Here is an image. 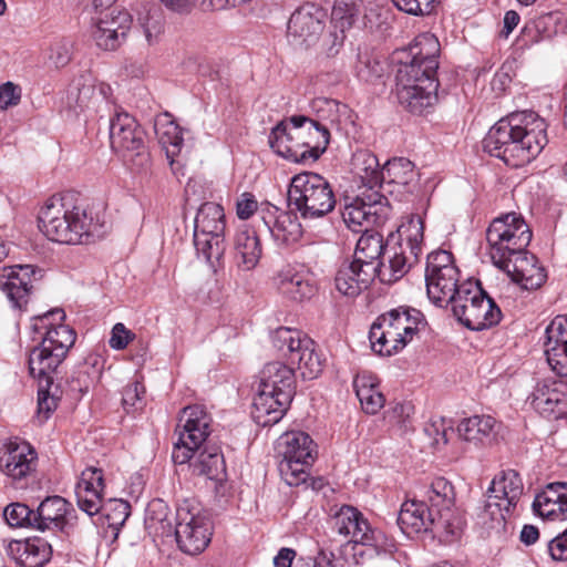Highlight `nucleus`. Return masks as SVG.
<instances>
[{
  "label": "nucleus",
  "mask_w": 567,
  "mask_h": 567,
  "mask_svg": "<svg viewBox=\"0 0 567 567\" xmlns=\"http://www.w3.org/2000/svg\"><path fill=\"white\" fill-rule=\"evenodd\" d=\"M547 124L534 111L515 112L496 122L483 140V148L507 166L522 167L547 145Z\"/></svg>",
  "instance_id": "f257e3e1"
},
{
  "label": "nucleus",
  "mask_w": 567,
  "mask_h": 567,
  "mask_svg": "<svg viewBox=\"0 0 567 567\" xmlns=\"http://www.w3.org/2000/svg\"><path fill=\"white\" fill-rule=\"evenodd\" d=\"M38 223L48 239L66 245L83 244L103 227L100 215H93L85 200L74 192L48 198L39 212Z\"/></svg>",
  "instance_id": "f03ea898"
},
{
  "label": "nucleus",
  "mask_w": 567,
  "mask_h": 567,
  "mask_svg": "<svg viewBox=\"0 0 567 567\" xmlns=\"http://www.w3.org/2000/svg\"><path fill=\"white\" fill-rule=\"evenodd\" d=\"M212 419L204 406L195 404L184 408L177 425L178 440L174 444L172 458L176 464L189 462L196 475L221 481L226 473L224 456L218 446L206 445L193 460L210 433Z\"/></svg>",
  "instance_id": "7ed1b4c3"
},
{
  "label": "nucleus",
  "mask_w": 567,
  "mask_h": 567,
  "mask_svg": "<svg viewBox=\"0 0 567 567\" xmlns=\"http://www.w3.org/2000/svg\"><path fill=\"white\" fill-rule=\"evenodd\" d=\"M64 319L62 309H53L33 318V330L43 337L41 343L29 354V370L33 378L48 386L53 384V373L76 338L75 332L62 323Z\"/></svg>",
  "instance_id": "20e7f679"
},
{
  "label": "nucleus",
  "mask_w": 567,
  "mask_h": 567,
  "mask_svg": "<svg viewBox=\"0 0 567 567\" xmlns=\"http://www.w3.org/2000/svg\"><path fill=\"white\" fill-rule=\"evenodd\" d=\"M295 394V372L282 362H269L260 372L251 415L260 426H271L286 413Z\"/></svg>",
  "instance_id": "39448f33"
},
{
  "label": "nucleus",
  "mask_w": 567,
  "mask_h": 567,
  "mask_svg": "<svg viewBox=\"0 0 567 567\" xmlns=\"http://www.w3.org/2000/svg\"><path fill=\"white\" fill-rule=\"evenodd\" d=\"M423 315L410 307H398L382 313L372 323L369 340L380 355H392L403 350L419 331Z\"/></svg>",
  "instance_id": "423d86ee"
},
{
  "label": "nucleus",
  "mask_w": 567,
  "mask_h": 567,
  "mask_svg": "<svg viewBox=\"0 0 567 567\" xmlns=\"http://www.w3.org/2000/svg\"><path fill=\"white\" fill-rule=\"evenodd\" d=\"M360 182L359 193L347 203L342 212L346 225L353 231H369L389 205L386 194L392 195L395 179H354Z\"/></svg>",
  "instance_id": "0eeeda50"
},
{
  "label": "nucleus",
  "mask_w": 567,
  "mask_h": 567,
  "mask_svg": "<svg viewBox=\"0 0 567 567\" xmlns=\"http://www.w3.org/2000/svg\"><path fill=\"white\" fill-rule=\"evenodd\" d=\"M440 42L429 32L419 34L410 45L405 60H400L395 72V86H413V84H427L439 82Z\"/></svg>",
  "instance_id": "6e6552de"
},
{
  "label": "nucleus",
  "mask_w": 567,
  "mask_h": 567,
  "mask_svg": "<svg viewBox=\"0 0 567 567\" xmlns=\"http://www.w3.org/2000/svg\"><path fill=\"white\" fill-rule=\"evenodd\" d=\"M454 317L467 329L481 331L497 324L499 307L486 295L478 282L465 281L451 305Z\"/></svg>",
  "instance_id": "1a4fd4ad"
},
{
  "label": "nucleus",
  "mask_w": 567,
  "mask_h": 567,
  "mask_svg": "<svg viewBox=\"0 0 567 567\" xmlns=\"http://www.w3.org/2000/svg\"><path fill=\"white\" fill-rule=\"evenodd\" d=\"M110 142L132 173L143 174L150 163L145 133L137 121L126 112H116L110 120Z\"/></svg>",
  "instance_id": "9d476101"
},
{
  "label": "nucleus",
  "mask_w": 567,
  "mask_h": 567,
  "mask_svg": "<svg viewBox=\"0 0 567 567\" xmlns=\"http://www.w3.org/2000/svg\"><path fill=\"white\" fill-rule=\"evenodd\" d=\"M277 451L281 456L279 473L286 484L299 486L306 483L316 456V444L311 436L303 431L286 432L277 441Z\"/></svg>",
  "instance_id": "9b49d317"
},
{
  "label": "nucleus",
  "mask_w": 567,
  "mask_h": 567,
  "mask_svg": "<svg viewBox=\"0 0 567 567\" xmlns=\"http://www.w3.org/2000/svg\"><path fill=\"white\" fill-rule=\"evenodd\" d=\"M489 256L495 266L523 254L532 240V230L524 218L507 213L493 219L486 231Z\"/></svg>",
  "instance_id": "f8f14e48"
},
{
  "label": "nucleus",
  "mask_w": 567,
  "mask_h": 567,
  "mask_svg": "<svg viewBox=\"0 0 567 567\" xmlns=\"http://www.w3.org/2000/svg\"><path fill=\"white\" fill-rule=\"evenodd\" d=\"M272 344L292 364H297L300 375L305 380L318 378L326 362V358L318 344L303 332L287 327L278 328L272 334Z\"/></svg>",
  "instance_id": "ddd939ff"
},
{
  "label": "nucleus",
  "mask_w": 567,
  "mask_h": 567,
  "mask_svg": "<svg viewBox=\"0 0 567 567\" xmlns=\"http://www.w3.org/2000/svg\"><path fill=\"white\" fill-rule=\"evenodd\" d=\"M423 221L420 217H412L399 228L400 243L392 248L389 264L381 261L377 278L381 282L392 284L408 274L410 268L417 262L422 251Z\"/></svg>",
  "instance_id": "4468645a"
},
{
  "label": "nucleus",
  "mask_w": 567,
  "mask_h": 567,
  "mask_svg": "<svg viewBox=\"0 0 567 567\" xmlns=\"http://www.w3.org/2000/svg\"><path fill=\"white\" fill-rule=\"evenodd\" d=\"M225 213L215 203H204L195 217L194 245L210 266L218 264L225 254Z\"/></svg>",
  "instance_id": "2eb2a0df"
},
{
  "label": "nucleus",
  "mask_w": 567,
  "mask_h": 567,
  "mask_svg": "<svg viewBox=\"0 0 567 567\" xmlns=\"http://www.w3.org/2000/svg\"><path fill=\"white\" fill-rule=\"evenodd\" d=\"M212 535L210 518L197 502L185 499L178 504L175 536L181 550L197 555L208 546Z\"/></svg>",
  "instance_id": "dca6fc26"
},
{
  "label": "nucleus",
  "mask_w": 567,
  "mask_h": 567,
  "mask_svg": "<svg viewBox=\"0 0 567 567\" xmlns=\"http://www.w3.org/2000/svg\"><path fill=\"white\" fill-rule=\"evenodd\" d=\"M524 491L520 475L514 470L502 471L495 475L487 488V498L481 513L484 524L491 520L492 527L505 524L519 502Z\"/></svg>",
  "instance_id": "f3484780"
},
{
  "label": "nucleus",
  "mask_w": 567,
  "mask_h": 567,
  "mask_svg": "<svg viewBox=\"0 0 567 567\" xmlns=\"http://www.w3.org/2000/svg\"><path fill=\"white\" fill-rule=\"evenodd\" d=\"M427 507L437 517L436 529L445 536V543L460 536L463 519L455 507L456 493L453 484L444 477L434 478L420 494Z\"/></svg>",
  "instance_id": "a211bd4d"
},
{
  "label": "nucleus",
  "mask_w": 567,
  "mask_h": 567,
  "mask_svg": "<svg viewBox=\"0 0 567 567\" xmlns=\"http://www.w3.org/2000/svg\"><path fill=\"white\" fill-rule=\"evenodd\" d=\"M460 271L454 265L453 255L446 250L427 256L425 284L429 299L439 307L452 305L460 291Z\"/></svg>",
  "instance_id": "6ab92c4d"
},
{
  "label": "nucleus",
  "mask_w": 567,
  "mask_h": 567,
  "mask_svg": "<svg viewBox=\"0 0 567 567\" xmlns=\"http://www.w3.org/2000/svg\"><path fill=\"white\" fill-rule=\"evenodd\" d=\"M287 195L289 205H293L305 219L323 217L336 205L327 179H290Z\"/></svg>",
  "instance_id": "aec40b11"
},
{
  "label": "nucleus",
  "mask_w": 567,
  "mask_h": 567,
  "mask_svg": "<svg viewBox=\"0 0 567 567\" xmlns=\"http://www.w3.org/2000/svg\"><path fill=\"white\" fill-rule=\"evenodd\" d=\"M37 467L38 453L27 441L14 437L0 447V473L13 487L25 488L34 480Z\"/></svg>",
  "instance_id": "412c9836"
},
{
  "label": "nucleus",
  "mask_w": 567,
  "mask_h": 567,
  "mask_svg": "<svg viewBox=\"0 0 567 567\" xmlns=\"http://www.w3.org/2000/svg\"><path fill=\"white\" fill-rule=\"evenodd\" d=\"M332 528L348 542L371 547L375 553L388 549L386 536L372 528L363 514L351 505H343L333 514Z\"/></svg>",
  "instance_id": "4be33fe9"
},
{
  "label": "nucleus",
  "mask_w": 567,
  "mask_h": 567,
  "mask_svg": "<svg viewBox=\"0 0 567 567\" xmlns=\"http://www.w3.org/2000/svg\"><path fill=\"white\" fill-rule=\"evenodd\" d=\"M289 122L298 137H301L300 150L284 148V153L292 156L295 163L317 161L327 150L330 143V130L328 124H320L319 120H310V116L298 114L289 117Z\"/></svg>",
  "instance_id": "5701e85b"
},
{
  "label": "nucleus",
  "mask_w": 567,
  "mask_h": 567,
  "mask_svg": "<svg viewBox=\"0 0 567 567\" xmlns=\"http://www.w3.org/2000/svg\"><path fill=\"white\" fill-rule=\"evenodd\" d=\"M41 270L32 265H17L0 269V290L7 296L12 308L27 310L38 289Z\"/></svg>",
  "instance_id": "b1692460"
},
{
  "label": "nucleus",
  "mask_w": 567,
  "mask_h": 567,
  "mask_svg": "<svg viewBox=\"0 0 567 567\" xmlns=\"http://www.w3.org/2000/svg\"><path fill=\"white\" fill-rule=\"evenodd\" d=\"M327 12L315 3H305L293 11L287 25V37L297 47L315 44L323 32Z\"/></svg>",
  "instance_id": "393cba45"
},
{
  "label": "nucleus",
  "mask_w": 567,
  "mask_h": 567,
  "mask_svg": "<svg viewBox=\"0 0 567 567\" xmlns=\"http://www.w3.org/2000/svg\"><path fill=\"white\" fill-rule=\"evenodd\" d=\"M331 24L333 31L332 45H341L347 30L355 27L372 28L370 13L364 8L363 0H334L331 11Z\"/></svg>",
  "instance_id": "a878e982"
},
{
  "label": "nucleus",
  "mask_w": 567,
  "mask_h": 567,
  "mask_svg": "<svg viewBox=\"0 0 567 567\" xmlns=\"http://www.w3.org/2000/svg\"><path fill=\"white\" fill-rule=\"evenodd\" d=\"M132 16L126 10L111 11L95 18L92 32L96 45L104 50L117 49L132 25Z\"/></svg>",
  "instance_id": "bb28decb"
},
{
  "label": "nucleus",
  "mask_w": 567,
  "mask_h": 567,
  "mask_svg": "<svg viewBox=\"0 0 567 567\" xmlns=\"http://www.w3.org/2000/svg\"><path fill=\"white\" fill-rule=\"evenodd\" d=\"M437 517L427 507L423 499L405 501L398 515V525L403 534L409 537L420 533H431L445 543V536L436 529Z\"/></svg>",
  "instance_id": "cd10ccee"
},
{
  "label": "nucleus",
  "mask_w": 567,
  "mask_h": 567,
  "mask_svg": "<svg viewBox=\"0 0 567 567\" xmlns=\"http://www.w3.org/2000/svg\"><path fill=\"white\" fill-rule=\"evenodd\" d=\"M545 333L544 353L547 363L567 383V315L555 317Z\"/></svg>",
  "instance_id": "c85d7f7f"
},
{
  "label": "nucleus",
  "mask_w": 567,
  "mask_h": 567,
  "mask_svg": "<svg viewBox=\"0 0 567 567\" xmlns=\"http://www.w3.org/2000/svg\"><path fill=\"white\" fill-rule=\"evenodd\" d=\"M530 404L543 416L563 417L567 414V395L564 382L554 379L539 381L530 394Z\"/></svg>",
  "instance_id": "c756f323"
},
{
  "label": "nucleus",
  "mask_w": 567,
  "mask_h": 567,
  "mask_svg": "<svg viewBox=\"0 0 567 567\" xmlns=\"http://www.w3.org/2000/svg\"><path fill=\"white\" fill-rule=\"evenodd\" d=\"M497 267L506 271L511 279L525 290L538 289L547 278L545 268L526 249Z\"/></svg>",
  "instance_id": "7c9ffc66"
},
{
  "label": "nucleus",
  "mask_w": 567,
  "mask_h": 567,
  "mask_svg": "<svg viewBox=\"0 0 567 567\" xmlns=\"http://www.w3.org/2000/svg\"><path fill=\"white\" fill-rule=\"evenodd\" d=\"M261 219L274 239L282 245L296 244L302 237V227L293 212H285L267 204L261 208Z\"/></svg>",
  "instance_id": "2f4dec72"
},
{
  "label": "nucleus",
  "mask_w": 567,
  "mask_h": 567,
  "mask_svg": "<svg viewBox=\"0 0 567 567\" xmlns=\"http://www.w3.org/2000/svg\"><path fill=\"white\" fill-rule=\"evenodd\" d=\"M154 131L158 143L165 150L173 175L176 177L178 175L184 176V166L175 158L179 154L184 143L182 128L173 120L172 115L166 112L156 116Z\"/></svg>",
  "instance_id": "473e14b6"
},
{
  "label": "nucleus",
  "mask_w": 567,
  "mask_h": 567,
  "mask_svg": "<svg viewBox=\"0 0 567 567\" xmlns=\"http://www.w3.org/2000/svg\"><path fill=\"white\" fill-rule=\"evenodd\" d=\"M104 478L101 468L87 467L81 473L75 494L79 507L93 516L103 507Z\"/></svg>",
  "instance_id": "72a5a7b5"
},
{
  "label": "nucleus",
  "mask_w": 567,
  "mask_h": 567,
  "mask_svg": "<svg viewBox=\"0 0 567 567\" xmlns=\"http://www.w3.org/2000/svg\"><path fill=\"white\" fill-rule=\"evenodd\" d=\"M276 282L281 293L296 301H302L316 293L312 276L302 266H285L278 272Z\"/></svg>",
  "instance_id": "f704fd0d"
},
{
  "label": "nucleus",
  "mask_w": 567,
  "mask_h": 567,
  "mask_svg": "<svg viewBox=\"0 0 567 567\" xmlns=\"http://www.w3.org/2000/svg\"><path fill=\"white\" fill-rule=\"evenodd\" d=\"M439 82L395 86L396 99L408 112L416 115L427 113L439 101Z\"/></svg>",
  "instance_id": "c9c22d12"
},
{
  "label": "nucleus",
  "mask_w": 567,
  "mask_h": 567,
  "mask_svg": "<svg viewBox=\"0 0 567 567\" xmlns=\"http://www.w3.org/2000/svg\"><path fill=\"white\" fill-rule=\"evenodd\" d=\"M375 278L372 267L368 266L364 269L352 260L340 266L334 277V285L340 293L355 297L367 289Z\"/></svg>",
  "instance_id": "e433bc0d"
},
{
  "label": "nucleus",
  "mask_w": 567,
  "mask_h": 567,
  "mask_svg": "<svg viewBox=\"0 0 567 567\" xmlns=\"http://www.w3.org/2000/svg\"><path fill=\"white\" fill-rule=\"evenodd\" d=\"M10 549L21 567H43L52 556L51 545L40 537L16 542Z\"/></svg>",
  "instance_id": "4c0bfd02"
},
{
  "label": "nucleus",
  "mask_w": 567,
  "mask_h": 567,
  "mask_svg": "<svg viewBox=\"0 0 567 567\" xmlns=\"http://www.w3.org/2000/svg\"><path fill=\"white\" fill-rule=\"evenodd\" d=\"M235 259L239 269L252 270L259 262L262 248L255 229L245 227L235 237Z\"/></svg>",
  "instance_id": "58836bf2"
},
{
  "label": "nucleus",
  "mask_w": 567,
  "mask_h": 567,
  "mask_svg": "<svg viewBox=\"0 0 567 567\" xmlns=\"http://www.w3.org/2000/svg\"><path fill=\"white\" fill-rule=\"evenodd\" d=\"M71 504L61 496H50L40 503L35 511V528L39 530L62 529Z\"/></svg>",
  "instance_id": "ea45409f"
},
{
  "label": "nucleus",
  "mask_w": 567,
  "mask_h": 567,
  "mask_svg": "<svg viewBox=\"0 0 567 567\" xmlns=\"http://www.w3.org/2000/svg\"><path fill=\"white\" fill-rule=\"evenodd\" d=\"M384 248L385 246L381 234L364 231L357 241L353 261L364 269H367L368 266L372 267L373 275L378 276Z\"/></svg>",
  "instance_id": "a19ab883"
},
{
  "label": "nucleus",
  "mask_w": 567,
  "mask_h": 567,
  "mask_svg": "<svg viewBox=\"0 0 567 567\" xmlns=\"http://www.w3.org/2000/svg\"><path fill=\"white\" fill-rule=\"evenodd\" d=\"M353 388L367 413L375 414L383 408L385 400L373 375L358 374L353 380Z\"/></svg>",
  "instance_id": "79ce46f5"
},
{
  "label": "nucleus",
  "mask_w": 567,
  "mask_h": 567,
  "mask_svg": "<svg viewBox=\"0 0 567 567\" xmlns=\"http://www.w3.org/2000/svg\"><path fill=\"white\" fill-rule=\"evenodd\" d=\"M95 91V79L90 71L75 76L66 91V106L75 113L89 106Z\"/></svg>",
  "instance_id": "37998d69"
},
{
  "label": "nucleus",
  "mask_w": 567,
  "mask_h": 567,
  "mask_svg": "<svg viewBox=\"0 0 567 567\" xmlns=\"http://www.w3.org/2000/svg\"><path fill=\"white\" fill-rule=\"evenodd\" d=\"M496 420L489 415H473L462 420L457 425L460 439L470 443H483L495 432Z\"/></svg>",
  "instance_id": "c03bdc74"
},
{
  "label": "nucleus",
  "mask_w": 567,
  "mask_h": 567,
  "mask_svg": "<svg viewBox=\"0 0 567 567\" xmlns=\"http://www.w3.org/2000/svg\"><path fill=\"white\" fill-rule=\"evenodd\" d=\"M289 117L287 120H284L279 122L270 132L269 134V145L276 152L278 155L282 156L284 158H287L292 162V156H289L288 153H284L278 145H281L284 148H292V150H300V143L298 140H301V137H298V131H296V135H292L291 132L288 130Z\"/></svg>",
  "instance_id": "a18cd8bd"
},
{
  "label": "nucleus",
  "mask_w": 567,
  "mask_h": 567,
  "mask_svg": "<svg viewBox=\"0 0 567 567\" xmlns=\"http://www.w3.org/2000/svg\"><path fill=\"white\" fill-rule=\"evenodd\" d=\"M560 482L548 484L540 493L535 496L533 502V511L542 518L556 520V503L559 499Z\"/></svg>",
  "instance_id": "49530a36"
},
{
  "label": "nucleus",
  "mask_w": 567,
  "mask_h": 567,
  "mask_svg": "<svg viewBox=\"0 0 567 567\" xmlns=\"http://www.w3.org/2000/svg\"><path fill=\"white\" fill-rule=\"evenodd\" d=\"M424 432L432 440V445L441 450L449 442V433H453V422L443 416H432L425 424Z\"/></svg>",
  "instance_id": "de8ad7c7"
},
{
  "label": "nucleus",
  "mask_w": 567,
  "mask_h": 567,
  "mask_svg": "<svg viewBox=\"0 0 567 567\" xmlns=\"http://www.w3.org/2000/svg\"><path fill=\"white\" fill-rule=\"evenodd\" d=\"M3 515L10 526L35 528V511L30 509L24 504L13 503L8 505Z\"/></svg>",
  "instance_id": "09e8293b"
},
{
  "label": "nucleus",
  "mask_w": 567,
  "mask_h": 567,
  "mask_svg": "<svg viewBox=\"0 0 567 567\" xmlns=\"http://www.w3.org/2000/svg\"><path fill=\"white\" fill-rule=\"evenodd\" d=\"M381 167L378 157L369 152H359L352 158L353 177H380Z\"/></svg>",
  "instance_id": "8fccbe9b"
},
{
  "label": "nucleus",
  "mask_w": 567,
  "mask_h": 567,
  "mask_svg": "<svg viewBox=\"0 0 567 567\" xmlns=\"http://www.w3.org/2000/svg\"><path fill=\"white\" fill-rule=\"evenodd\" d=\"M44 382H39L37 419L40 423L45 422L58 408V398L51 392Z\"/></svg>",
  "instance_id": "3c124183"
},
{
  "label": "nucleus",
  "mask_w": 567,
  "mask_h": 567,
  "mask_svg": "<svg viewBox=\"0 0 567 567\" xmlns=\"http://www.w3.org/2000/svg\"><path fill=\"white\" fill-rule=\"evenodd\" d=\"M413 413L414 408L411 403H396L391 410L386 411L385 420L393 426L406 430Z\"/></svg>",
  "instance_id": "603ef678"
},
{
  "label": "nucleus",
  "mask_w": 567,
  "mask_h": 567,
  "mask_svg": "<svg viewBox=\"0 0 567 567\" xmlns=\"http://www.w3.org/2000/svg\"><path fill=\"white\" fill-rule=\"evenodd\" d=\"M394 6L411 16H427L432 13L440 0H392Z\"/></svg>",
  "instance_id": "864d4df0"
},
{
  "label": "nucleus",
  "mask_w": 567,
  "mask_h": 567,
  "mask_svg": "<svg viewBox=\"0 0 567 567\" xmlns=\"http://www.w3.org/2000/svg\"><path fill=\"white\" fill-rule=\"evenodd\" d=\"M311 107L316 115L310 116V120H319L320 124L333 123L337 120L338 102L334 100L317 99Z\"/></svg>",
  "instance_id": "5fc2aeb1"
},
{
  "label": "nucleus",
  "mask_w": 567,
  "mask_h": 567,
  "mask_svg": "<svg viewBox=\"0 0 567 567\" xmlns=\"http://www.w3.org/2000/svg\"><path fill=\"white\" fill-rule=\"evenodd\" d=\"M414 164L409 158L393 157L381 167L380 177H384V174L392 177H402L414 173Z\"/></svg>",
  "instance_id": "6e6d98bb"
},
{
  "label": "nucleus",
  "mask_w": 567,
  "mask_h": 567,
  "mask_svg": "<svg viewBox=\"0 0 567 567\" xmlns=\"http://www.w3.org/2000/svg\"><path fill=\"white\" fill-rule=\"evenodd\" d=\"M71 58L72 42L69 40L55 42L50 49L49 61L55 69L65 66Z\"/></svg>",
  "instance_id": "4d7b16f0"
},
{
  "label": "nucleus",
  "mask_w": 567,
  "mask_h": 567,
  "mask_svg": "<svg viewBox=\"0 0 567 567\" xmlns=\"http://www.w3.org/2000/svg\"><path fill=\"white\" fill-rule=\"evenodd\" d=\"M144 386L140 382H133L126 385L122 393V403L127 412L137 410L142 404V395L144 394Z\"/></svg>",
  "instance_id": "13d9d810"
},
{
  "label": "nucleus",
  "mask_w": 567,
  "mask_h": 567,
  "mask_svg": "<svg viewBox=\"0 0 567 567\" xmlns=\"http://www.w3.org/2000/svg\"><path fill=\"white\" fill-rule=\"evenodd\" d=\"M384 73V64L375 59H368L358 66V75L365 82H373L382 78Z\"/></svg>",
  "instance_id": "bf43d9fd"
},
{
  "label": "nucleus",
  "mask_w": 567,
  "mask_h": 567,
  "mask_svg": "<svg viewBox=\"0 0 567 567\" xmlns=\"http://www.w3.org/2000/svg\"><path fill=\"white\" fill-rule=\"evenodd\" d=\"M547 553L553 560L567 561V528L547 543Z\"/></svg>",
  "instance_id": "052dcab7"
},
{
  "label": "nucleus",
  "mask_w": 567,
  "mask_h": 567,
  "mask_svg": "<svg viewBox=\"0 0 567 567\" xmlns=\"http://www.w3.org/2000/svg\"><path fill=\"white\" fill-rule=\"evenodd\" d=\"M258 209V202L251 193H243L236 202V214L239 219L250 218Z\"/></svg>",
  "instance_id": "680f3d73"
},
{
  "label": "nucleus",
  "mask_w": 567,
  "mask_h": 567,
  "mask_svg": "<svg viewBox=\"0 0 567 567\" xmlns=\"http://www.w3.org/2000/svg\"><path fill=\"white\" fill-rule=\"evenodd\" d=\"M134 334L126 329V327L118 322L112 329V336L110 338V347L114 350H122L132 341Z\"/></svg>",
  "instance_id": "e2e57ef3"
},
{
  "label": "nucleus",
  "mask_w": 567,
  "mask_h": 567,
  "mask_svg": "<svg viewBox=\"0 0 567 567\" xmlns=\"http://www.w3.org/2000/svg\"><path fill=\"white\" fill-rule=\"evenodd\" d=\"M20 99H21L20 89L12 82H7L0 86V105H1V107L17 105L20 102Z\"/></svg>",
  "instance_id": "0e129e2a"
},
{
  "label": "nucleus",
  "mask_w": 567,
  "mask_h": 567,
  "mask_svg": "<svg viewBox=\"0 0 567 567\" xmlns=\"http://www.w3.org/2000/svg\"><path fill=\"white\" fill-rule=\"evenodd\" d=\"M142 28L148 44H152L164 30L162 20L152 16L144 19Z\"/></svg>",
  "instance_id": "69168bd1"
},
{
  "label": "nucleus",
  "mask_w": 567,
  "mask_h": 567,
  "mask_svg": "<svg viewBox=\"0 0 567 567\" xmlns=\"http://www.w3.org/2000/svg\"><path fill=\"white\" fill-rule=\"evenodd\" d=\"M167 505L162 499H154L147 506V520L163 524L167 518Z\"/></svg>",
  "instance_id": "338daca9"
},
{
  "label": "nucleus",
  "mask_w": 567,
  "mask_h": 567,
  "mask_svg": "<svg viewBox=\"0 0 567 567\" xmlns=\"http://www.w3.org/2000/svg\"><path fill=\"white\" fill-rule=\"evenodd\" d=\"M111 505L114 509V515L107 514V517L112 519V524H123L130 516V504L122 499L111 501Z\"/></svg>",
  "instance_id": "774afa93"
}]
</instances>
